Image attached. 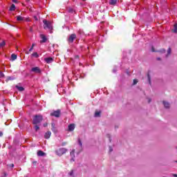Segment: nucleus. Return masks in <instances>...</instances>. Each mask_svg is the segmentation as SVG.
I'll list each match as a JSON object with an SVG mask.
<instances>
[{"mask_svg": "<svg viewBox=\"0 0 177 177\" xmlns=\"http://www.w3.org/2000/svg\"><path fill=\"white\" fill-rule=\"evenodd\" d=\"M43 23L44 24V28L48 30H50V31H52L53 30V26L52 25V22L47 21V20H44Z\"/></svg>", "mask_w": 177, "mask_h": 177, "instance_id": "f257e3e1", "label": "nucleus"}, {"mask_svg": "<svg viewBox=\"0 0 177 177\" xmlns=\"http://www.w3.org/2000/svg\"><path fill=\"white\" fill-rule=\"evenodd\" d=\"M67 153V149L66 148H59L55 151V154L59 156V157H62L63 154H66Z\"/></svg>", "mask_w": 177, "mask_h": 177, "instance_id": "f03ea898", "label": "nucleus"}, {"mask_svg": "<svg viewBox=\"0 0 177 177\" xmlns=\"http://www.w3.org/2000/svg\"><path fill=\"white\" fill-rule=\"evenodd\" d=\"M43 120L42 115H36L34 118H33V124L35 125H37V124H39V122H41Z\"/></svg>", "mask_w": 177, "mask_h": 177, "instance_id": "7ed1b4c3", "label": "nucleus"}, {"mask_svg": "<svg viewBox=\"0 0 177 177\" xmlns=\"http://www.w3.org/2000/svg\"><path fill=\"white\" fill-rule=\"evenodd\" d=\"M32 73H35L36 74H41V68L39 67L36 66L31 68Z\"/></svg>", "mask_w": 177, "mask_h": 177, "instance_id": "20e7f679", "label": "nucleus"}, {"mask_svg": "<svg viewBox=\"0 0 177 177\" xmlns=\"http://www.w3.org/2000/svg\"><path fill=\"white\" fill-rule=\"evenodd\" d=\"M50 115L59 118V117H60V110L53 111V113H50Z\"/></svg>", "mask_w": 177, "mask_h": 177, "instance_id": "39448f33", "label": "nucleus"}, {"mask_svg": "<svg viewBox=\"0 0 177 177\" xmlns=\"http://www.w3.org/2000/svg\"><path fill=\"white\" fill-rule=\"evenodd\" d=\"M75 38H77V35H75V34H72L68 37V41L71 44H73V42H74V39H75Z\"/></svg>", "mask_w": 177, "mask_h": 177, "instance_id": "423d86ee", "label": "nucleus"}, {"mask_svg": "<svg viewBox=\"0 0 177 177\" xmlns=\"http://www.w3.org/2000/svg\"><path fill=\"white\" fill-rule=\"evenodd\" d=\"M75 129V124H71L68 126V132H73Z\"/></svg>", "mask_w": 177, "mask_h": 177, "instance_id": "0eeeda50", "label": "nucleus"}, {"mask_svg": "<svg viewBox=\"0 0 177 177\" xmlns=\"http://www.w3.org/2000/svg\"><path fill=\"white\" fill-rule=\"evenodd\" d=\"M44 61L47 62L48 64H50V63L53 62V58L52 57L44 58Z\"/></svg>", "mask_w": 177, "mask_h": 177, "instance_id": "6e6552de", "label": "nucleus"}, {"mask_svg": "<svg viewBox=\"0 0 177 177\" xmlns=\"http://www.w3.org/2000/svg\"><path fill=\"white\" fill-rule=\"evenodd\" d=\"M75 149H73V150L71 151V157H72V158L71 159V161H75V160H74V158H75Z\"/></svg>", "mask_w": 177, "mask_h": 177, "instance_id": "1a4fd4ad", "label": "nucleus"}, {"mask_svg": "<svg viewBox=\"0 0 177 177\" xmlns=\"http://www.w3.org/2000/svg\"><path fill=\"white\" fill-rule=\"evenodd\" d=\"M52 135V133L50 131H47L45 135L44 138L45 139H49L50 138V136Z\"/></svg>", "mask_w": 177, "mask_h": 177, "instance_id": "9d476101", "label": "nucleus"}, {"mask_svg": "<svg viewBox=\"0 0 177 177\" xmlns=\"http://www.w3.org/2000/svg\"><path fill=\"white\" fill-rule=\"evenodd\" d=\"M46 153H45L44 151H37V156H39V157H44V156H46Z\"/></svg>", "mask_w": 177, "mask_h": 177, "instance_id": "9b49d317", "label": "nucleus"}, {"mask_svg": "<svg viewBox=\"0 0 177 177\" xmlns=\"http://www.w3.org/2000/svg\"><path fill=\"white\" fill-rule=\"evenodd\" d=\"M41 41H40L41 44H44L45 42H46V37L44 35H41Z\"/></svg>", "mask_w": 177, "mask_h": 177, "instance_id": "f8f14e48", "label": "nucleus"}, {"mask_svg": "<svg viewBox=\"0 0 177 177\" xmlns=\"http://www.w3.org/2000/svg\"><path fill=\"white\" fill-rule=\"evenodd\" d=\"M78 145H79V151H81L82 150V142L80 139H78Z\"/></svg>", "mask_w": 177, "mask_h": 177, "instance_id": "ddd939ff", "label": "nucleus"}, {"mask_svg": "<svg viewBox=\"0 0 177 177\" xmlns=\"http://www.w3.org/2000/svg\"><path fill=\"white\" fill-rule=\"evenodd\" d=\"M15 88H17V89H18L19 92H23V91H24V88L23 86L17 85Z\"/></svg>", "mask_w": 177, "mask_h": 177, "instance_id": "4468645a", "label": "nucleus"}, {"mask_svg": "<svg viewBox=\"0 0 177 177\" xmlns=\"http://www.w3.org/2000/svg\"><path fill=\"white\" fill-rule=\"evenodd\" d=\"M163 105L165 109H169V104L168 103V102L163 101Z\"/></svg>", "mask_w": 177, "mask_h": 177, "instance_id": "2eb2a0df", "label": "nucleus"}, {"mask_svg": "<svg viewBox=\"0 0 177 177\" xmlns=\"http://www.w3.org/2000/svg\"><path fill=\"white\" fill-rule=\"evenodd\" d=\"M117 3V0H110L109 4L112 6H115Z\"/></svg>", "mask_w": 177, "mask_h": 177, "instance_id": "dca6fc26", "label": "nucleus"}, {"mask_svg": "<svg viewBox=\"0 0 177 177\" xmlns=\"http://www.w3.org/2000/svg\"><path fill=\"white\" fill-rule=\"evenodd\" d=\"M16 59H17V55L16 54H12L11 55V59L12 61H15V60H16Z\"/></svg>", "mask_w": 177, "mask_h": 177, "instance_id": "f3484780", "label": "nucleus"}, {"mask_svg": "<svg viewBox=\"0 0 177 177\" xmlns=\"http://www.w3.org/2000/svg\"><path fill=\"white\" fill-rule=\"evenodd\" d=\"M15 10H16V6H15V4H12L9 10H10L12 12V11Z\"/></svg>", "mask_w": 177, "mask_h": 177, "instance_id": "a211bd4d", "label": "nucleus"}, {"mask_svg": "<svg viewBox=\"0 0 177 177\" xmlns=\"http://www.w3.org/2000/svg\"><path fill=\"white\" fill-rule=\"evenodd\" d=\"M51 127H52V131L53 132H56V127H55V123H52Z\"/></svg>", "mask_w": 177, "mask_h": 177, "instance_id": "6ab92c4d", "label": "nucleus"}, {"mask_svg": "<svg viewBox=\"0 0 177 177\" xmlns=\"http://www.w3.org/2000/svg\"><path fill=\"white\" fill-rule=\"evenodd\" d=\"M17 20L18 21H21L24 20V18L23 17H21V16H17Z\"/></svg>", "mask_w": 177, "mask_h": 177, "instance_id": "aec40b11", "label": "nucleus"}, {"mask_svg": "<svg viewBox=\"0 0 177 177\" xmlns=\"http://www.w3.org/2000/svg\"><path fill=\"white\" fill-rule=\"evenodd\" d=\"M6 45V43L5 42V41H3L1 43H0V48H2L3 46H5Z\"/></svg>", "mask_w": 177, "mask_h": 177, "instance_id": "412c9836", "label": "nucleus"}, {"mask_svg": "<svg viewBox=\"0 0 177 177\" xmlns=\"http://www.w3.org/2000/svg\"><path fill=\"white\" fill-rule=\"evenodd\" d=\"M15 80V77L10 76L7 78L8 81H13Z\"/></svg>", "mask_w": 177, "mask_h": 177, "instance_id": "4be33fe9", "label": "nucleus"}, {"mask_svg": "<svg viewBox=\"0 0 177 177\" xmlns=\"http://www.w3.org/2000/svg\"><path fill=\"white\" fill-rule=\"evenodd\" d=\"M95 117H100V111H96L95 113Z\"/></svg>", "mask_w": 177, "mask_h": 177, "instance_id": "5701e85b", "label": "nucleus"}, {"mask_svg": "<svg viewBox=\"0 0 177 177\" xmlns=\"http://www.w3.org/2000/svg\"><path fill=\"white\" fill-rule=\"evenodd\" d=\"M174 32L176 33L177 32V24H176L174 25V30H173Z\"/></svg>", "mask_w": 177, "mask_h": 177, "instance_id": "b1692460", "label": "nucleus"}, {"mask_svg": "<svg viewBox=\"0 0 177 177\" xmlns=\"http://www.w3.org/2000/svg\"><path fill=\"white\" fill-rule=\"evenodd\" d=\"M171 55V48H169L167 50V55H166V57H168V55Z\"/></svg>", "mask_w": 177, "mask_h": 177, "instance_id": "393cba45", "label": "nucleus"}, {"mask_svg": "<svg viewBox=\"0 0 177 177\" xmlns=\"http://www.w3.org/2000/svg\"><path fill=\"white\" fill-rule=\"evenodd\" d=\"M147 77H148V81H149V84H151V79L150 78V75L149 73L147 75Z\"/></svg>", "mask_w": 177, "mask_h": 177, "instance_id": "a878e982", "label": "nucleus"}, {"mask_svg": "<svg viewBox=\"0 0 177 177\" xmlns=\"http://www.w3.org/2000/svg\"><path fill=\"white\" fill-rule=\"evenodd\" d=\"M136 84H138V80L134 79L133 81V85H136Z\"/></svg>", "mask_w": 177, "mask_h": 177, "instance_id": "bb28decb", "label": "nucleus"}, {"mask_svg": "<svg viewBox=\"0 0 177 177\" xmlns=\"http://www.w3.org/2000/svg\"><path fill=\"white\" fill-rule=\"evenodd\" d=\"M34 46H35V44H32L31 48L29 49V52H31L34 49Z\"/></svg>", "mask_w": 177, "mask_h": 177, "instance_id": "cd10ccee", "label": "nucleus"}, {"mask_svg": "<svg viewBox=\"0 0 177 177\" xmlns=\"http://www.w3.org/2000/svg\"><path fill=\"white\" fill-rule=\"evenodd\" d=\"M35 129L36 131H39V126L35 125Z\"/></svg>", "mask_w": 177, "mask_h": 177, "instance_id": "c85d7f7f", "label": "nucleus"}, {"mask_svg": "<svg viewBox=\"0 0 177 177\" xmlns=\"http://www.w3.org/2000/svg\"><path fill=\"white\" fill-rule=\"evenodd\" d=\"M3 77H5V75L2 72H0V78H3Z\"/></svg>", "mask_w": 177, "mask_h": 177, "instance_id": "c756f323", "label": "nucleus"}, {"mask_svg": "<svg viewBox=\"0 0 177 177\" xmlns=\"http://www.w3.org/2000/svg\"><path fill=\"white\" fill-rule=\"evenodd\" d=\"M32 56H34L35 57H38V53H34L33 54H32Z\"/></svg>", "mask_w": 177, "mask_h": 177, "instance_id": "7c9ffc66", "label": "nucleus"}, {"mask_svg": "<svg viewBox=\"0 0 177 177\" xmlns=\"http://www.w3.org/2000/svg\"><path fill=\"white\" fill-rule=\"evenodd\" d=\"M69 175L70 176H73V175H74V171H71L70 173H69Z\"/></svg>", "mask_w": 177, "mask_h": 177, "instance_id": "2f4dec72", "label": "nucleus"}, {"mask_svg": "<svg viewBox=\"0 0 177 177\" xmlns=\"http://www.w3.org/2000/svg\"><path fill=\"white\" fill-rule=\"evenodd\" d=\"M14 3H17V0H12Z\"/></svg>", "mask_w": 177, "mask_h": 177, "instance_id": "473e14b6", "label": "nucleus"}, {"mask_svg": "<svg viewBox=\"0 0 177 177\" xmlns=\"http://www.w3.org/2000/svg\"><path fill=\"white\" fill-rule=\"evenodd\" d=\"M109 151H110V153H111V151H113V148H111V147H109Z\"/></svg>", "mask_w": 177, "mask_h": 177, "instance_id": "72a5a7b5", "label": "nucleus"}, {"mask_svg": "<svg viewBox=\"0 0 177 177\" xmlns=\"http://www.w3.org/2000/svg\"><path fill=\"white\" fill-rule=\"evenodd\" d=\"M160 52H161L162 53H165V50L162 49V50H160Z\"/></svg>", "mask_w": 177, "mask_h": 177, "instance_id": "f704fd0d", "label": "nucleus"}, {"mask_svg": "<svg viewBox=\"0 0 177 177\" xmlns=\"http://www.w3.org/2000/svg\"><path fill=\"white\" fill-rule=\"evenodd\" d=\"M113 73H117V69H116V68H114V69L113 70Z\"/></svg>", "mask_w": 177, "mask_h": 177, "instance_id": "c9c22d12", "label": "nucleus"}, {"mask_svg": "<svg viewBox=\"0 0 177 177\" xmlns=\"http://www.w3.org/2000/svg\"><path fill=\"white\" fill-rule=\"evenodd\" d=\"M1 136H3V133H2L1 131H0V137Z\"/></svg>", "mask_w": 177, "mask_h": 177, "instance_id": "e433bc0d", "label": "nucleus"}, {"mask_svg": "<svg viewBox=\"0 0 177 177\" xmlns=\"http://www.w3.org/2000/svg\"><path fill=\"white\" fill-rule=\"evenodd\" d=\"M151 51H152V52H156V50H154V48H153V47H152Z\"/></svg>", "mask_w": 177, "mask_h": 177, "instance_id": "4c0bfd02", "label": "nucleus"}, {"mask_svg": "<svg viewBox=\"0 0 177 177\" xmlns=\"http://www.w3.org/2000/svg\"><path fill=\"white\" fill-rule=\"evenodd\" d=\"M151 102V100L150 98L148 99V103H150Z\"/></svg>", "mask_w": 177, "mask_h": 177, "instance_id": "58836bf2", "label": "nucleus"}, {"mask_svg": "<svg viewBox=\"0 0 177 177\" xmlns=\"http://www.w3.org/2000/svg\"><path fill=\"white\" fill-rule=\"evenodd\" d=\"M157 60H161V58L158 57V58H157Z\"/></svg>", "mask_w": 177, "mask_h": 177, "instance_id": "ea45409f", "label": "nucleus"}, {"mask_svg": "<svg viewBox=\"0 0 177 177\" xmlns=\"http://www.w3.org/2000/svg\"><path fill=\"white\" fill-rule=\"evenodd\" d=\"M33 164L36 165L37 164V161L33 162Z\"/></svg>", "mask_w": 177, "mask_h": 177, "instance_id": "a19ab883", "label": "nucleus"}, {"mask_svg": "<svg viewBox=\"0 0 177 177\" xmlns=\"http://www.w3.org/2000/svg\"><path fill=\"white\" fill-rule=\"evenodd\" d=\"M174 177H177V174H173Z\"/></svg>", "mask_w": 177, "mask_h": 177, "instance_id": "79ce46f5", "label": "nucleus"}, {"mask_svg": "<svg viewBox=\"0 0 177 177\" xmlns=\"http://www.w3.org/2000/svg\"><path fill=\"white\" fill-rule=\"evenodd\" d=\"M11 167H15V165L12 164V165H11Z\"/></svg>", "mask_w": 177, "mask_h": 177, "instance_id": "37998d69", "label": "nucleus"}, {"mask_svg": "<svg viewBox=\"0 0 177 177\" xmlns=\"http://www.w3.org/2000/svg\"><path fill=\"white\" fill-rule=\"evenodd\" d=\"M127 73L128 74V75H129V72H127Z\"/></svg>", "mask_w": 177, "mask_h": 177, "instance_id": "c03bdc74", "label": "nucleus"}, {"mask_svg": "<svg viewBox=\"0 0 177 177\" xmlns=\"http://www.w3.org/2000/svg\"><path fill=\"white\" fill-rule=\"evenodd\" d=\"M44 127H46V124H44Z\"/></svg>", "mask_w": 177, "mask_h": 177, "instance_id": "a18cd8bd", "label": "nucleus"}, {"mask_svg": "<svg viewBox=\"0 0 177 177\" xmlns=\"http://www.w3.org/2000/svg\"><path fill=\"white\" fill-rule=\"evenodd\" d=\"M73 76L75 75V74L74 73V72L73 73Z\"/></svg>", "mask_w": 177, "mask_h": 177, "instance_id": "49530a36", "label": "nucleus"}, {"mask_svg": "<svg viewBox=\"0 0 177 177\" xmlns=\"http://www.w3.org/2000/svg\"><path fill=\"white\" fill-rule=\"evenodd\" d=\"M79 77H82V75H79Z\"/></svg>", "mask_w": 177, "mask_h": 177, "instance_id": "de8ad7c7", "label": "nucleus"}, {"mask_svg": "<svg viewBox=\"0 0 177 177\" xmlns=\"http://www.w3.org/2000/svg\"><path fill=\"white\" fill-rule=\"evenodd\" d=\"M76 59H78V56H76Z\"/></svg>", "mask_w": 177, "mask_h": 177, "instance_id": "09e8293b", "label": "nucleus"}, {"mask_svg": "<svg viewBox=\"0 0 177 177\" xmlns=\"http://www.w3.org/2000/svg\"><path fill=\"white\" fill-rule=\"evenodd\" d=\"M75 81H77V80H78L77 78H76V79H75Z\"/></svg>", "mask_w": 177, "mask_h": 177, "instance_id": "8fccbe9b", "label": "nucleus"}, {"mask_svg": "<svg viewBox=\"0 0 177 177\" xmlns=\"http://www.w3.org/2000/svg\"><path fill=\"white\" fill-rule=\"evenodd\" d=\"M84 2H85V1H86V0H83Z\"/></svg>", "mask_w": 177, "mask_h": 177, "instance_id": "3c124183", "label": "nucleus"}, {"mask_svg": "<svg viewBox=\"0 0 177 177\" xmlns=\"http://www.w3.org/2000/svg\"><path fill=\"white\" fill-rule=\"evenodd\" d=\"M176 162H177V161H176Z\"/></svg>", "mask_w": 177, "mask_h": 177, "instance_id": "603ef678", "label": "nucleus"}]
</instances>
